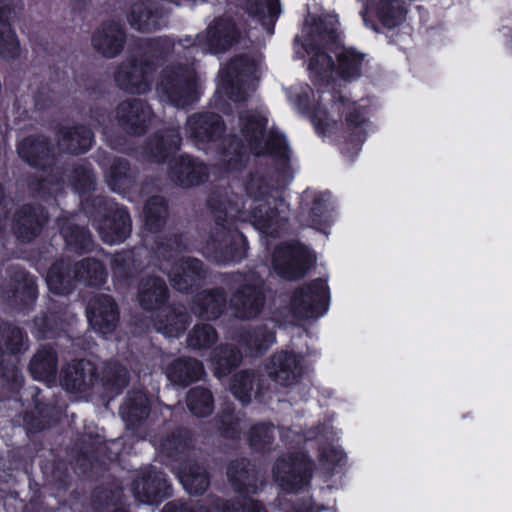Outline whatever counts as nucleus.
I'll return each instance as SVG.
<instances>
[{
  "mask_svg": "<svg viewBox=\"0 0 512 512\" xmlns=\"http://www.w3.org/2000/svg\"><path fill=\"white\" fill-rule=\"evenodd\" d=\"M180 141L181 139L179 135L177 133H172L171 135L167 136V139L162 137L160 140H158L155 149L159 154H162L164 150H168L170 153L178 149Z\"/></svg>",
  "mask_w": 512,
  "mask_h": 512,
  "instance_id": "50",
  "label": "nucleus"
},
{
  "mask_svg": "<svg viewBox=\"0 0 512 512\" xmlns=\"http://www.w3.org/2000/svg\"><path fill=\"white\" fill-rule=\"evenodd\" d=\"M20 42L10 24L0 17V57L13 60L20 56Z\"/></svg>",
  "mask_w": 512,
  "mask_h": 512,
  "instance_id": "31",
  "label": "nucleus"
},
{
  "mask_svg": "<svg viewBox=\"0 0 512 512\" xmlns=\"http://www.w3.org/2000/svg\"><path fill=\"white\" fill-rule=\"evenodd\" d=\"M124 34L116 23H110L98 29L92 38L93 47L102 55L113 57L123 46Z\"/></svg>",
  "mask_w": 512,
  "mask_h": 512,
  "instance_id": "14",
  "label": "nucleus"
},
{
  "mask_svg": "<svg viewBox=\"0 0 512 512\" xmlns=\"http://www.w3.org/2000/svg\"><path fill=\"white\" fill-rule=\"evenodd\" d=\"M63 234L68 244L79 246L83 249L88 247L91 240L89 232L83 228H77L75 236L73 234L68 236L66 231H63Z\"/></svg>",
  "mask_w": 512,
  "mask_h": 512,
  "instance_id": "49",
  "label": "nucleus"
},
{
  "mask_svg": "<svg viewBox=\"0 0 512 512\" xmlns=\"http://www.w3.org/2000/svg\"><path fill=\"white\" fill-rule=\"evenodd\" d=\"M231 391L242 404L250 401L252 391V378L247 372H240L234 376Z\"/></svg>",
  "mask_w": 512,
  "mask_h": 512,
  "instance_id": "43",
  "label": "nucleus"
},
{
  "mask_svg": "<svg viewBox=\"0 0 512 512\" xmlns=\"http://www.w3.org/2000/svg\"><path fill=\"white\" fill-rule=\"evenodd\" d=\"M148 400L146 395L138 391L129 396L120 408V415L124 422L133 425L144 419L148 414Z\"/></svg>",
  "mask_w": 512,
  "mask_h": 512,
  "instance_id": "27",
  "label": "nucleus"
},
{
  "mask_svg": "<svg viewBox=\"0 0 512 512\" xmlns=\"http://www.w3.org/2000/svg\"><path fill=\"white\" fill-rule=\"evenodd\" d=\"M30 371L37 380H48L56 371V356L51 348L37 352L30 364Z\"/></svg>",
  "mask_w": 512,
  "mask_h": 512,
  "instance_id": "28",
  "label": "nucleus"
},
{
  "mask_svg": "<svg viewBox=\"0 0 512 512\" xmlns=\"http://www.w3.org/2000/svg\"><path fill=\"white\" fill-rule=\"evenodd\" d=\"M74 274L77 280L91 286L102 284L106 277L101 263L94 259H85L76 264Z\"/></svg>",
  "mask_w": 512,
  "mask_h": 512,
  "instance_id": "30",
  "label": "nucleus"
},
{
  "mask_svg": "<svg viewBox=\"0 0 512 512\" xmlns=\"http://www.w3.org/2000/svg\"><path fill=\"white\" fill-rule=\"evenodd\" d=\"M346 460V455L340 446L330 444L322 449L320 454V469L323 476L327 478L337 467H341Z\"/></svg>",
  "mask_w": 512,
  "mask_h": 512,
  "instance_id": "34",
  "label": "nucleus"
},
{
  "mask_svg": "<svg viewBox=\"0 0 512 512\" xmlns=\"http://www.w3.org/2000/svg\"><path fill=\"white\" fill-rule=\"evenodd\" d=\"M95 376L92 363L87 360H79L64 369L62 385L67 390L79 391L83 386L91 385Z\"/></svg>",
  "mask_w": 512,
  "mask_h": 512,
  "instance_id": "18",
  "label": "nucleus"
},
{
  "mask_svg": "<svg viewBox=\"0 0 512 512\" xmlns=\"http://www.w3.org/2000/svg\"><path fill=\"white\" fill-rule=\"evenodd\" d=\"M216 340L214 329L208 325H197L189 334L188 344L194 349H200L209 346Z\"/></svg>",
  "mask_w": 512,
  "mask_h": 512,
  "instance_id": "42",
  "label": "nucleus"
},
{
  "mask_svg": "<svg viewBox=\"0 0 512 512\" xmlns=\"http://www.w3.org/2000/svg\"><path fill=\"white\" fill-rule=\"evenodd\" d=\"M215 512H265L262 506L253 499H246L240 503H217L214 506Z\"/></svg>",
  "mask_w": 512,
  "mask_h": 512,
  "instance_id": "46",
  "label": "nucleus"
},
{
  "mask_svg": "<svg viewBox=\"0 0 512 512\" xmlns=\"http://www.w3.org/2000/svg\"><path fill=\"white\" fill-rule=\"evenodd\" d=\"M263 305L262 292L256 287L245 286L231 299V306L239 318L256 316Z\"/></svg>",
  "mask_w": 512,
  "mask_h": 512,
  "instance_id": "16",
  "label": "nucleus"
},
{
  "mask_svg": "<svg viewBox=\"0 0 512 512\" xmlns=\"http://www.w3.org/2000/svg\"><path fill=\"white\" fill-rule=\"evenodd\" d=\"M145 225L148 230L157 231L165 222L166 206L163 198L153 197L144 209Z\"/></svg>",
  "mask_w": 512,
  "mask_h": 512,
  "instance_id": "36",
  "label": "nucleus"
},
{
  "mask_svg": "<svg viewBox=\"0 0 512 512\" xmlns=\"http://www.w3.org/2000/svg\"><path fill=\"white\" fill-rule=\"evenodd\" d=\"M88 320L93 329L103 335L112 332L118 320L115 304L107 295H101L88 304Z\"/></svg>",
  "mask_w": 512,
  "mask_h": 512,
  "instance_id": "10",
  "label": "nucleus"
},
{
  "mask_svg": "<svg viewBox=\"0 0 512 512\" xmlns=\"http://www.w3.org/2000/svg\"><path fill=\"white\" fill-rule=\"evenodd\" d=\"M110 381L112 382V385L117 388L125 386L127 383V371L122 367H118L115 371V375Z\"/></svg>",
  "mask_w": 512,
  "mask_h": 512,
  "instance_id": "53",
  "label": "nucleus"
},
{
  "mask_svg": "<svg viewBox=\"0 0 512 512\" xmlns=\"http://www.w3.org/2000/svg\"><path fill=\"white\" fill-rule=\"evenodd\" d=\"M206 166L195 162L191 158L181 157L179 162L172 167V177L183 186H191L200 183L206 176Z\"/></svg>",
  "mask_w": 512,
  "mask_h": 512,
  "instance_id": "22",
  "label": "nucleus"
},
{
  "mask_svg": "<svg viewBox=\"0 0 512 512\" xmlns=\"http://www.w3.org/2000/svg\"><path fill=\"white\" fill-rule=\"evenodd\" d=\"M24 345V338L22 332L18 328H13L10 331L6 342V350L10 353H16L21 350Z\"/></svg>",
  "mask_w": 512,
  "mask_h": 512,
  "instance_id": "51",
  "label": "nucleus"
},
{
  "mask_svg": "<svg viewBox=\"0 0 512 512\" xmlns=\"http://www.w3.org/2000/svg\"><path fill=\"white\" fill-rule=\"evenodd\" d=\"M240 135L234 140L224 154L227 170H236L244 163V152L251 151L254 155L269 153L276 157L286 158L288 147L285 138L268 125L267 112L264 108L247 111L239 118Z\"/></svg>",
  "mask_w": 512,
  "mask_h": 512,
  "instance_id": "3",
  "label": "nucleus"
},
{
  "mask_svg": "<svg viewBox=\"0 0 512 512\" xmlns=\"http://www.w3.org/2000/svg\"><path fill=\"white\" fill-rule=\"evenodd\" d=\"M155 480L149 481L145 479L136 480L133 485V493L135 497L142 503L157 504L164 497L160 491L153 486Z\"/></svg>",
  "mask_w": 512,
  "mask_h": 512,
  "instance_id": "40",
  "label": "nucleus"
},
{
  "mask_svg": "<svg viewBox=\"0 0 512 512\" xmlns=\"http://www.w3.org/2000/svg\"><path fill=\"white\" fill-rule=\"evenodd\" d=\"M126 165L119 162L114 167L109 175V185L114 191L121 192L122 186L126 183Z\"/></svg>",
  "mask_w": 512,
  "mask_h": 512,
  "instance_id": "48",
  "label": "nucleus"
},
{
  "mask_svg": "<svg viewBox=\"0 0 512 512\" xmlns=\"http://www.w3.org/2000/svg\"><path fill=\"white\" fill-rule=\"evenodd\" d=\"M233 239H234V244L237 245L238 247L236 249L231 248V250H230L231 255L229 257V261H238L241 258H243L245 255L247 242H246L245 237L242 234H235L233 236Z\"/></svg>",
  "mask_w": 512,
  "mask_h": 512,
  "instance_id": "52",
  "label": "nucleus"
},
{
  "mask_svg": "<svg viewBox=\"0 0 512 512\" xmlns=\"http://www.w3.org/2000/svg\"><path fill=\"white\" fill-rule=\"evenodd\" d=\"M162 488H167L166 481L164 480L163 483H160Z\"/></svg>",
  "mask_w": 512,
  "mask_h": 512,
  "instance_id": "58",
  "label": "nucleus"
},
{
  "mask_svg": "<svg viewBox=\"0 0 512 512\" xmlns=\"http://www.w3.org/2000/svg\"><path fill=\"white\" fill-rule=\"evenodd\" d=\"M248 11L265 19L264 26L271 24L280 14V3L278 0H262L259 4L252 0L248 4Z\"/></svg>",
  "mask_w": 512,
  "mask_h": 512,
  "instance_id": "39",
  "label": "nucleus"
},
{
  "mask_svg": "<svg viewBox=\"0 0 512 512\" xmlns=\"http://www.w3.org/2000/svg\"><path fill=\"white\" fill-rule=\"evenodd\" d=\"M187 129L190 137L200 145L219 138L223 132V124L218 115L197 114L188 119Z\"/></svg>",
  "mask_w": 512,
  "mask_h": 512,
  "instance_id": "13",
  "label": "nucleus"
},
{
  "mask_svg": "<svg viewBox=\"0 0 512 512\" xmlns=\"http://www.w3.org/2000/svg\"><path fill=\"white\" fill-rule=\"evenodd\" d=\"M274 427L266 424H259L253 427L249 434V441L252 446L268 444L273 437Z\"/></svg>",
  "mask_w": 512,
  "mask_h": 512,
  "instance_id": "47",
  "label": "nucleus"
},
{
  "mask_svg": "<svg viewBox=\"0 0 512 512\" xmlns=\"http://www.w3.org/2000/svg\"><path fill=\"white\" fill-rule=\"evenodd\" d=\"M269 187L261 180H252L246 195L229 202L221 208L225 217L250 222L256 229L273 235L284 226L289 214V205L282 198L268 195Z\"/></svg>",
  "mask_w": 512,
  "mask_h": 512,
  "instance_id": "4",
  "label": "nucleus"
},
{
  "mask_svg": "<svg viewBox=\"0 0 512 512\" xmlns=\"http://www.w3.org/2000/svg\"><path fill=\"white\" fill-rule=\"evenodd\" d=\"M49 153V148L42 137H28L18 145L19 156L31 166H37Z\"/></svg>",
  "mask_w": 512,
  "mask_h": 512,
  "instance_id": "26",
  "label": "nucleus"
},
{
  "mask_svg": "<svg viewBox=\"0 0 512 512\" xmlns=\"http://www.w3.org/2000/svg\"><path fill=\"white\" fill-rule=\"evenodd\" d=\"M198 301L196 312L206 319L218 317L225 305V297L219 290L202 294Z\"/></svg>",
  "mask_w": 512,
  "mask_h": 512,
  "instance_id": "32",
  "label": "nucleus"
},
{
  "mask_svg": "<svg viewBox=\"0 0 512 512\" xmlns=\"http://www.w3.org/2000/svg\"><path fill=\"white\" fill-rule=\"evenodd\" d=\"M275 341L274 334L267 331H261L255 333L254 335H250L247 340V345L249 350H251L252 355H257L262 351L269 348Z\"/></svg>",
  "mask_w": 512,
  "mask_h": 512,
  "instance_id": "45",
  "label": "nucleus"
},
{
  "mask_svg": "<svg viewBox=\"0 0 512 512\" xmlns=\"http://www.w3.org/2000/svg\"><path fill=\"white\" fill-rule=\"evenodd\" d=\"M199 89L194 74L188 69L179 68L162 75L157 91L162 101L185 107L198 99Z\"/></svg>",
  "mask_w": 512,
  "mask_h": 512,
  "instance_id": "6",
  "label": "nucleus"
},
{
  "mask_svg": "<svg viewBox=\"0 0 512 512\" xmlns=\"http://www.w3.org/2000/svg\"><path fill=\"white\" fill-rule=\"evenodd\" d=\"M179 479L184 489L189 494H201L208 486L206 473L200 467H190L179 474Z\"/></svg>",
  "mask_w": 512,
  "mask_h": 512,
  "instance_id": "35",
  "label": "nucleus"
},
{
  "mask_svg": "<svg viewBox=\"0 0 512 512\" xmlns=\"http://www.w3.org/2000/svg\"><path fill=\"white\" fill-rule=\"evenodd\" d=\"M25 287H28V289H29V296L31 298H34V291H33V287H32V282H29V284H25Z\"/></svg>",
  "mask_w": 512,
  "mask_h": 512,
  "instance_id": "56",
  "label": "nucleus"
},
{
  "mask_svg": "<svg viewBox=\"0 0 512 512\" xmlns=\"http://www.w3.org/2000/svg\"><path fill=\"white\" fill-rule=\"evenodd\" d=\"M128 21L133 28L140 31H149L161 26L158 15L152 13L150 7L145 3L133 5Z\"/></svg>",
  "mask_w": 512,
  "mask_h": 512,
  "instance_id": "29",
  "label": "nucleus"
},
{
  "mask_svg": "<svg viewBox=\"0 0 512 512\" xmlns=\"http://www.w3.org/2000/svg\"><path fill=\"white\" fill-rule=\"evenodd\" d=\"M162 512H186L182 507H178L175 503H168L164 506ZM193 512H210L202 507Z\"/></svg>",
  "mask_w": 512,
  "mask_h": 512,
  "instance_id": "54",
  "label": "nucleus"
},
{
  "mask_svg": "<svg viewBox=\"0 0 512 512\" xmlns=\"http://www.w3.org/2000/svg\"><path fill=\"white\" fill-rule=\"evenodd\" d=\"M165 317V321L161 320L156 324L157 331L166 337H178L186 328L187 315L179 308L170 311Z\"/></svg>",
  "mask_w": 512,
  "mask_h": 512,
  "instance_id": "33",
  "label": "nucleus"
},
{
  "mask_svg": "<svg viewBox=\"0 0 512 512\" xmlns=\"http://www.w3.org/2000/svg\"><path fill=\"white\" fill-rule=\"evenodd\" d=\"M275 482L283 490L296 491L311 478V463L305 454L280 458L273 467Z\"/></svg>",
  "mask_w": 512,
  "mask_h": 512,
  "instance_id": "8",
  "label": "nucleus"
},
{
  "mask_svg": "<svg viewBox=\"0 0 512 512\" xmlns=\"http://www.w3.org/2000/svg\"><path fill=\"white\" fill-rule=\"evenodd\" d=\"M151 115L147 106L142 102L134 100L123 102L117 108V116L123 124L130 125L134 131L139 132L141 126Z\"/></svg>",
  "mask_w": 512,
  "mask_h": 512,
  "instance_id": "24",
  "label": "nucleus"
},
{
  "mask_svg": "<svg viewBox=\"0 0 512 512\" xmlns=\"http://www.w3.org/2000/svg\"><path fill=\"white\" fill-rule=\"evenodd\" d=\"M268 375L282 386L292 385L302 373L301 358L293 353H276L266 366Z\"/></svg>",
  "mask_w": 512,
  "mask_h": 512,
  "instance_id": "11",
  "label": "nucleus"
},
{
  "mask_svg": "<svg viewBox=\"0 0 512 512\" xmlns=\"http://www.w3.org/2000/svg\"><path fill=\"white\" fill-rule=\"evenodd\" d=\"M318 93V103L311 114L316 132L335 139L346 157H355L373 131L368 106L344 99L334 88L319 89Z\"/></svg>",
  "mask_w": 512,
  "mask_h": 512,
  "instance_id": "2",
  "label": "nucleus"
},
{
  "mask_svg": "<svg viewBox=\"0 0 512 512\" xmlns=\"http://www.w3.org/2000/svg\"><path fill=\"white\" fill-rule=\"evenodd\" d=\"M46 282L49 290L55 294L62 295L70 291V280L64 276L62 265L60 264L53 265L49 269Z\"/></svg>",
  "mask_w": 512,
  "mask_h": 512,
  "instance_id": "41",
  "label": "nucleus"
},
{
  "mask_svg": "<svg viewBox=\"0 0 512 512\" xmlns=\"http://www.w3.org/2000/svg\"><path fill=\"white\" fill-rule=\"evenodd\" d=\"M189 410L196 416H207L212 412V397L208 390L196 387L190 390L187 397Z\"/></svg>",
  "mask_w": 512,
  "mask_h": 512,
  "instance_id": "37",
  "label": "nucleus"
},
{
  "mask_svg": "<svg viewBox=\"0 0 512 512\" xmlns=\"http://www.w3.org/2000/svg\"><path fill=\"white\" fill-rule=\"evenodd\" d=\"M265 29H266V32H267L269 35H271V34L273 33V30H272V28H271V27L266 26V27H265Z\"/></svg>",
  "mask_w": 512,
  "mask_h": 512,
  "instance_id": "57",
  "label": "nucleus"
},
{
  "mask_svg": "<svg viewBox=\"0 0 512 512\" xmlns=\"http://www.w3.org/2000/svg\"><path fill=\"white\" fill-rule=\"evenodd\" d=\"M310 263L311 257L308 251L300 245H283L273 254L274 270L286 279L303 276Z\"/></svg>",
  "mask_w": 512,
  "mask_h": 512,
  "instance_id": "9",
  "label": "nucleus"
},
{
  "mask_svg": "<svg viewBox=\"0 0 512 512\" xmlns=\"http://www.w3.org/2000/svg\"><path fill=\"white\" fill-rule=\"evenodd\" d=\"M261 58H236L219 74L215 104L221 107L227 98L234 102L245 98L247 89L253 88V81L259 70Z\"/></svg>",
  "mask_w": 512,
  "mask_h": 512,
  "instance_id": "5",
  "label": "nucleus"
},
{
  "mask_svg": "<svg viewBox=\"0 0 512 512\" xmlns=\"http://www.w3.org/2000/svg\"><path fill=\"white\" fill-rule=\"evenodd\" d=\"M407 6L402 0H375L365 13L363 20L367 24V14L374 15L386 28L401 25L407 16Z\"/></svg>",
  "mask_w": 512,
  "mask_h": 512,
  "instance_id": "12",
  "label": "nucleus"
},
{
  "mask_svg": "<svg viewBox=\"0 0 512 512\" xmlns=\"http://www.w3.org/2000/svg\"><path fill=\"white\" fill-rule=\"evenodd\" d=\"M41 223L36 213L29 212V215L19 219L18 237L22 240H30L40 231Z\"/></svg>",
  "mask_w": 512,
  "mask_h": 512,
  "instance_id": "44",
  "label": "nucleus"
},
{
  "mask_svg": "<svg viewBox=\"0 0 512 512\" xmlns=\"http://www.w3.org/2000/svg\"><path fill=\"white\" fill-rule=\"evenodd\" d=\"M130 230V217L124 209H117L113 218L107 219L104 224L99 227L102 240L108 244L122 242L128 236Z\"/></svg>",
  "mask_w": 512,
  "mask_h": 512,
  "instance_id": "17",
  "label": "nucleus"
},
{
  "mask_svg": "<svg viewBox=\"0 0 512 512\" xmlns=\"http://www.w3.org/2000/svg\"><path fill=\"white\" fill-rule=\"evenodd\" d=\"M115 78L120 87L131 93L142 94L149 89L147 71L142 64H123Z\"/></svg>",
  "mask_w": 512,
  "mask_h": 512,
  "instance_id": "15",
  "label": "nucleus"
},
{
  "mask_svg": "<svg viewBox=\"0 0 512 512\" xmlns=\"http://www.w3.org/2000/svg\"><path fill=\"white\" fill-rule=\"evenodd\" d=\"M201 263L197 259L182 260L169 273L172 285L179 291H186L200 277Z\"/></svg>",
  "mask_w": 512,
  "mask_h": 512,
  "instance_id": "21",
  "label": "nucleus"
},
{
  "mask_svg": "<svg viewBox=\"0 0 512 512\" xmlns=\"http://www.w3.org/2000/svg\"><path fill=\"white\" fill-rule=\"evenodd\" d=\"M239 359V353L233 347H219L213 358L215 374L218 377L225 375L231 367L237 365Z\"/></svg>",
  "mask_w": 512,
  "mask_h": 512,
  "instance_id": "38",
  "label": "nucleus"
},
{
  "mask_svg": "<svg viewBox=\"0 0 512 512\" xmlns=\"http://www.w3.org/2000/svg\"><path fill=\"white\" fill-rule=\"evenodd\" d=\"M328 286L316 280L297 290L292 298V310L298 318L308 319L322 316L327 310Z\"/></svg>",
  "mask_w": 512,
  "mask_h": 512,
  "instance_id": "7",
  "label": "nucleus"
},
{
  "mask_svg": "<svg viewBox=\"0 0 512 512\" xmlns=\"http://www.w3.org/2000/svg\"><path fill=\"white\" fill-rule=\"evenodd\" d=\"M92 141V132L87 127L68 128L61 131L59 147L65 152L84 153L91 147Z\"/></svg>",
  "mask_w": 512,
  "mask_h": 512,
  "instance_id": "19",
  "label": "nucleus"
},
{
  "mask_svg": "<svg viewBox=\"0 0 512 512\" xmlns=\"http://www.w3.org/2000/svg\"><path fill=\"white\" fill-rule=\"evenodd\" d=\"M167 289L164 282L158 278L143 281L139 290V301L143 308L153 309L166 298Z\"/></svg>",
  "mask_w": 512,
  "mask_h": 512,
  "instance_id": "25",
  "label": "nucleus"
},
{
  "mask_svg": "<svg viewBox=\"0 0 512 512\" xmlns=\"http://www.w3.org/2000/svg\"><path fill=\"white\" fill-rule=\"evenodd\" d=\"M329 198H330L329 194L325 193V194L321 195V197L315 201V207L313 208V212L315 215H318L317 211L320 210L322 203L324 204L325 202H327Z\"/></svg>",
  "mask_w": 512,
  "mask_h": 512,
  "instance_id": "55",
  "label": "nucleus"
},
{
  "mask_svg": "<svg viewBox=\"0 0 512 512\" xmlns=\"http://www.w3.org/2000/svg\"><path fill=\"white\" fill-rule=\"evenodd\" d=\"M206 38L210 51L218 53L225 50L235 41L236 29L232 23L218 19L213 25L208 27Z\"/></svg>",
  "mask_w": 512,
  "mask_h": 512,
  "instance_id": "20",
  "label": "nucleus"
},
{
  "mask_svg": "<svg viewBox=\"0 0 512 512\" xmlns=\"http://www.w3.org/2000/svg\"><path fill=\"white\" fill-rule=\"evenodd\" d=\"M204 374L202 364L193 359H179L167 370V377L170 381L178 384H185L196 381Z\"/></svg>",
  "mask_w": 512,
  "mask_h": 512,
  "instance_id": "23",
  "label": "nucleus"
},
{
  "mask_svg": "<svg viewBox=\"0 0 512 512\" xmlns=\"http://www.w3.org/2000/svg\"><path fill=\"white\" fill-rule=\"evenodd\" d=\"M339 22L331 13L318 19L309 16L303 31V48L311 79L328 87L339 76L348 80L360 75L363 56L338 42Z\"/></svg>",
  "mask_w": 512,
  "mask_h": 512,
  "instance_id": "1",
  "label": "nucleus"
}]
</instances>
